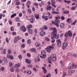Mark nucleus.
I'll return each mask as SVG.
<instances>
[{
	"mask_svg": "<svg viewBox=\"0 0 77 77\" xmlns=\"http://www.w3.org/2000/svg\"><path fill=\"white\" fill-rule=\"evenodd\" d=\"M77 65L75 64V66H74V68L75 69H77Z\"/></svg>",
	"mask_w": 77,
	"mask_h": 77,
	"instance_id": "nucleus-59",
	"label": "nucleus"
},
{
	"mask_svg": "<svg viewBox=\"0 0 77 77\" xmlns=\"http://www.w3.org/2000/svg\"><path fill=\"white\" fill-rule=\"evenodd\" d=\"M57 45L58 47H60L61 45V44H60V40L58 39L57 40Z\"/></svg>",
	"mask_w": 77,
	"mask_h": 77,
	"instance_id": "nucleus-6",
	"label": "nucleus"
},
{
	"mask_svg": "<svg viewBox=\"0 0 77 77\" xmlns=\"http://www.w3.org/2000/svg\"><path fill=\"white\" fill-rule=\"evenodd\" d=\"M20 4V2H18L16 3V5H18Z\"/></svg>",
	"mask_w": 77,
	"mask_h": 77,
	"instance_id": "nucleus-55",
	"label": "nucleus"
},
{
	"mask_svg": "<svg viewBox=\"0 0 77 77\" xmlns=\"http://www.w3.org/2000/svg\"><path fill=\"white\" fill-rule=\"evenodd\" d=\"M2 14H0V20H2Z\"/></svg>",
	"mask_w": 77,
	"mask_h": 77,
	"instance_id": "nucleus-56",
	"label": "nucleus"
},
{
	"mask_svg": "<svg viewBox=\"0 0 77 77\" xmlns=\"http://www.w3.org/2000/svg\"><path fill=\"white\" fill-rule=\"evenodd\" d=\"M64 14H69V11H64Z\"/></svg>",
	"mask_w": 77,
	"mask_h": 77,
	"instance_id": "nucleus-28",
	"label": "nucleus"
},
{
	"mask_svg": "<svg viewBox=\"0 0 77 77\" xmlns=\"http://www.w3.org/2000/svg\"><path fill=\"white\" fill-rule=\"evenodd\" d=\"M17 16V14H16L15 13H14L11 16V18H14V17H15L16 16Z\"/></svg>",
	"mask_w": 77,
	"mask_h": 77,
	"instance_id": "nucleus-13",
	"label": "nucleus"
},
{
	"mask_svg": "<svg viewBox=\"0 0 77 77\" xmlns=\"http://www.w3.org/2000/svg\"><path fill=\"white\" fill-rule=\"evenodd\" d=\"M19 71H20V69H16V72H19Z\"/></svg>",
	"mask_w": 77,
	"mask_h": 77,
	"instance_id": "nucleus-63",
	"label": "nucleus"
},
{
	"mask_svg": "<svg viewBox=\"0 0 77 77\" xmlns=\"http://www.w3.org/2000/svg\"><path fill=\"white\" fill-rule=\"evenodd\" d=\"M14 67H11V72H14Z\"/></svg>",
	"mask_w": 77,
	"mask_h": 77,
	"instance_id": "nucleus-29",
	"label": "nucleus"
},
{
	"mask_svg": "<svg viewBox=\"0 0 77 77\" xmlns=\"http://www.w3.org/2000/svg\"><path fill=\"white\" fill-rule=\"evenodd\" d=\"M10 59H14V57H13V56L11 55L10 56Z\"/></svg>",
	"mask_w": 77,
	"mask_h": 77,
	"instance_id": "nucleus-48",
	"label": "nucleus"
},
{
	"mask_svg": "<svg viewBox=\"0 0 77 77\" xmlns=\"http://www.w3.org/2000/svg\"><path fill=\"white\" fill-rule=\"evenodd\" d=\"M1 63L2 65H5V61L4 60H2Z\"/></svg>",
	"mask_w": 77,
	"mask_h": 77,
	"instance_id": "nucleus-35",
	"label": "nucleus"
},
{
	"mask_svg": "<svg viewBox=\"0 0 77 77\" xmlns=\"http://www.w3.org/2000/svg\"><path fill=\"white\" fill-rule=\"evenodd\" d=\"M65 75H66V73H65V72H64L63 73V75H62V77H65Z\"/></svg>",
	"mask_w": 77,
	"mask_h": 77,
	"instance_id": "nucleus-41",
	"label": "nucleus"
},
{
	"mask_svg": "<svg viewBox=\"0 0 77 77\" xmlns=\"http://www.w3.org/2000/svg\"><path fill=\"white\" fill-rule=\"evenodd\" d=\"M21 46L22 47V48H24V47H25V44H22L21 45Z\"/></svg>",
	"mask_w": 77,
	"mask_h": 77,
	"instance_id": "nucleus-38",
	"label": "nucleus"
},
{
	"mask_svg": "<svg viewBox=\"0 0 77 77\" xmlns=\"http://www.w3.org/2000/svg\"><path fill=\"white\" fill-rule=\"evenodd\" d=\"M51 42H52V43L53 42H55V40L54 39H52V41H51Z\"/></svg>",
	"mask_w": 77,
	"mask_h": 77,
	"instance_id": "nucleus-64",
	"label": "nucleus"
},
{
	"mask_svg": "<svg viewBox=\"0 0 77 77\" xmlns=\"http://www.w3.org/2000/svg\"><path fill=\"white\" fill-rule=\"evenodd\" d=\"M59 35H57L55 36L56 39H58V38H59Z\"/></svg>",
	"mask_w": 77,
	"mask_h": 77,
	"instance_id": "nucleus-46",
	"label": "nucleus"
},
{
	"mask_svg": "<svg viewBox=\"0 0 77 77\" xmlns=\"http://www.w3.org/2000/svg\"><path fill=\"white\" fill-rule=\"evenodd\" d=\"M48 61H51V60H51V58L50 57L48 58Z\"/></svg>",
	"mask_w": 77,
	"mask_h": 77,
	"instance_id": "nucleus-45",
	"label": "nucleus"
},
{
	"mask_svg": "<svg viewBox=\"0 0 77 77\" xmlns=\"http://www.w3.org/2000/svg\"><path fill=\"white\" fill-rule=\"evenodd\" d=\"M20 66V64H17L14 65V67L17 68H18Z\"/></svg>",
	"mask_w": 77,
	"mask_h": 77,
	"instance_id": "nucleus-17",
	"label": "nucleus"
},
{
	"mask_svg": "<svg viewBox=\"0 0 77 77\" xmlns=\"http://www.w3.org/2000/svg\"><path fill=\"white\" fill-rule=\"evenodd\" d=\"M31 3V2L30 1H28L26 3V6L27 8H30V4Z\"/></svg>",
	"mask_w": 77,
	"mask_h": 77,
	"instance_id": "nucleus-8",
	"label": "nucleus"
},
{
	"mask_svg": "<svg viewBox=\"0 0 77 77\" xmlns=\"http://www.w3.org/2000/svg\"><path fill=\"white\" fill-rule=\"evenodd\" d=\"M61 19L62 20H65V17L63 16H62L61 17Z\"/></svg>",
	"mask_w": 77,
	"mask_h": 77,
	"instance_id": "nucleus-40",
	"label": "nucleus"
},
{
	"mask_svg": "<svg viewBox=\"0 0 77 77\" xmlns=\"http://www.w3.org/2000/svg\"><path fill=\"white\" fill-rule=\"evenodd\" d=\"M63 45L64 47H66L68 45V44L66 42H64L63 43Z\"/></svg>",
	"mask_w": 77,
	"mask_h": 77,
	"instance_id": "nucleus-18",
	"label": "nucleus"
},
{
	"mask_svg": "<svg viewBox=\"0 0 77 77\" xmlns=\"http://www.w3.org/2000/svg\"><path fill=\"white\" fill-rule=\"evenodd\" d=\"M32 73V72H31V71H29L28 72H27V73L28 74H30Z\"/></svg>",
	"mask_w": 77,
	"mask_h": 77,
	"instance_id": "nucleus-42",
	"label": "nucleus"
},
{
	"mask_svg": "<svg viewBox=\"0 0 77 77\" xmlns=\"http://www.w3.org/2000/svg\"><path fill=\"white\" fill-rule=\"evenodd\" d=\"M71 18H69L68 19L66 20L67 22L68 23H69H69H70V21H71Z\"/></svg>",
	"mask_w": 77,
	"mask_h": 77,
	"instance_id": "nucleus-19",
	"label": "nucleus"
},
{
	"mask_svg": "<svg viewBox=\"0 0 77 77\" xmlns=\"http://www.w3.org/2000/svg\"><path fill=\"white\" fill-rule=\"evenodd\" d=\"M35 50H36V49H35V48H32L31 50L30 51L32 52H33V51H35Z\"/></svg>",
	"mask_w": 77,
	"mask_h": 77,
	"instance_id": "nucleus-36",
	"label": "nucleus"
},
{
	"mask_svg": "<svg viewBox=\"0 0 77 77\" xmlns=\"http://www.w3.org/2000/svg\"><path fill=\"white\" fill-rule=\"evenodd\" d=\"M18 57L19 58V59H22V56H21V55H19L18 56Z\"/></svg>",
	"mask_w": 77,
	"mask_h": 77,
	"instance_id": "nucleus-57",
	"label": "nucleus"
},
{
	"mask_svg": "<svg viewBox=\"0 0 77 77\" xmlns=\"http://www.w3.org/2000/svg\"><path fill=\"white\" fill-rule=\"evenodd\" d=\"M32 27V25H29L27 27V28L28 29H31Z\"/></svg>",
	"mask_w": 77,
	"mask_h": 77,
	"instance_id": "nucleus-24",
	"label": "nucleus"
},
{
	"mask_svg": "<svg viewBox=\"0 0 77 77\" xmlns=\"http://www.w3.org/2000/svg\"><path fill=\"white\" fill-rule=\"evenodd\" d=\"M53 48H54V47L53 46H48L47 48H46V50L48 53H50L51 51V49H53Z\"/></svg>",
	"mask_w": 77,
	"mask_h": 77,
	"instance_id": "nucleus-3",
	"label": "nucleus"
},
{
	"mask_svg": "<svg viewBox=\"0 0 77 77\" xmlns=\"http://www.w3.org/2000/svg\"><path fill=\"white\" fill-rule=\"evenodd\" d=\"M51 2L52 4H53V5H54L56 3V2H55V1H54L53 0H52L51 1Z\"/></svg>",
	"mask_w": 77,
	"mask_h": 77,
	"instance_id": "nucleus-33",
	"label": "nucleus"
},
{
	"mask_svg": "<svg viewBox=\"0 0 77 77\" xmlns=\"http://www.w3.org/2000/svg\"><path fill=\"white\" fill-rule=\"evenodd\" d=\"M45 32H41L40 33V36H44L45 35Z\"/></svg>",
	"mask_w": 77,
	"mask_h": 77,
	"instance_id": "nucleus-11",
	"label": "nucleus"
},
{
	"mask_svg": "<svg viewBox=\"0 0 77 77\" xmlns=\"http://www.w3.org/2000/svg\"><path fill=\"white\" fill-rule=\"evenodd\" d=\"M53 17V16L51 14H49L48 15V18L49 19H51Z\"/></svg>",
	"mask_w": 77,
	"mask_h": 77,
	"instance_id": "nucleus-26",
	"label": "nucleus"
},
{
	"mask_svg": "<svg viewBox=\"0 0 77 77\" xmlns=\"http://www.w3.org/2000/svg\"><path fill=\"white\" fill-rule=\"evenodd\" d=\"M41 58H44V59L46 57V55H43V56H40Z\"/></svg>",
	"mask_w": 77,
	"mask_h": 77,
	"instance_id": "nucleus-30",
	"label": "nucleus"
},
{
	"mask_svg": "<svg viewBox=\"0 0 77 77\" xmlns=\"http://www.w3.org/2000/svg\"><path fill=\"white\" fill-rule=\"evenodd\" d=\"M55 18L57 20H56L54 22V25H56V26L57 27H59L58 24H59V23H60V21L57 19H59L60 18L58 17H55Z\"/></svg>",
	"mask_w": 77,
	"mask_h": 77,
	"instance_id": "nucleus-2",
	"label": "nucleus"
},
{
	"mask_svg": "<svg viewBox=\"0 0 77 77\" xmlns=\"http://www.w3.org/2000/svg\"><path fill=\"white\" fill-rule=\"evenodd\" d=\"M29 33V34H32V33H33V31H32V30L31 29H29L28 30Z\"/></svg>",
	"mask_w": 77,
	"mask_h": 77,
	"instance_id": "nucleus-20",
	"label": "nucleus"
},
{
	"mask_svg": "<svg viewBox=\"0 0 77 77\" xmlns=\"http://www.w3.org/2000/svg\"><path fill=\"white\" fill-rule=\"evenodd\" d=\"M28 12H29V13H31L32 12V11H31V10H30V9H28Z\"/></svg>",
	"mask_w": 77,
	"mask_h": 77,
	"instance_id": "nucleus-53",
	"label": "nucleus"
},
{
	"mask_svg": "<svg viewBox=\"0 0 77 77\" xmlns=\"http://www.w3.org/2000/svg\"><path fill=\"white\" fill-rule=\"evenodd\" d=\"M41 54L43 56H44V55H46L45 54V53H44V52H42V51L41 52Z\"/></svg>",
	"mask_w": 77,
	"mask_h": 77,
	"instance_id": "nucleus-43",
	"label": "nucleus"
},
{
	"mask_svg": "<svg viewBox=\"0 0 77 77\" xmlns=\"http://www.w3.org/2000/svg\"><path fill=\"white\" fill-rule=\"evenodd\" d=\"M51 7L49 5H48L47 7L46 8L47 11H48V10L50 11V10H51Z\"/></svg>",
	"mask_w": 77,
	"mask_h": 77,
	"instance_id": "nucleus-12",
	"label": "nucleus"
},
{
	"mask_svg": "<svg viewBox=\"0 0 77 77\" xmlns=\"http://www.w3.org/2000/svg\"><path fill=\"white\" fill-rule=\"evenodd\" d=\"M27 66L28 67H30V68H32L33 66L32 65H27Z\"/></svg>",
	"mask_w": 77,
	"mask_h": 77,
	"instance_id": "nucleus-32",
	"label": "nucleus"
},
{
	"mask_svg": "<svg viewBox=\"0 0 77 77\" xmlns=\"http://www.w3.org/2000/svg\"><path fill=\"white\" fill-rule=\"evenodd\" d=\"M5 67H2L0 69V70H1V71H5Z\"/></svg>",
	"mask_w": 77,
	"mask_h": 77,
	"instance_id": "nucleus-22",
	"label": "nucleus"
},
{
	"mask_svg": "<svg viewBox=\"0 0 77 77\" xmlns=\"http://www.w3.org/2000/svg\"><path fill=\"white\" fill-rule=\"evenodd\" d=\"M9 66H10V67H11V66H12V63L11 62H10L9 63Z\"/></svg>",
	"mask_w": 77,
	"mask_h": 77,
	"instance_id": "nucleus-37",
	"label": "nucleus"
},
{
	"mask_svg": "<svg viewBox=\"0 0 77 77\" xmlns=\"http://www.w3.org/2000/svg\"><path fill=\"white\" fill-rule=\"evenodd\" d=\"M75 65V64H74V63H73L72 65V68H74V67Z\"/></svg>",
	"mask_w": 77,
	"mask_h": 77,
	"instance_id": "nucleus-61",
	"label": "nucleus"
},
{
	"mask_svg": "<svg viewBox=\"0 0 77 77\" xmlns=\"http://www.w3.org/2000/svg\"><path fill=\"white\" fill-rule=\"evenodd\" d=\"M11 31H14V28L13 27H11Z\"/></svg>",
	"mask_w": 77,
	"mask_h": 77,
	"instance_id": "nucleus-50",
	"label": "nucleus"
},
{
	"mask_svg": "<svg viewBox=\"0 0 77 77\" xmlns=\"http://www.w3.org/2000/svg\"><path fill=\"white\" fill-rule=\"evenodd\" d=\"M65 36L66 37H68V36H69V35H68V32H66L65 33Z\"/></svg>",
	"mask_w": 77,
	"mask_h": 77,
	"instance_id": "nucleus-34",
	"label": "nucleus"
},
{
	"mask_svg": "<svg viewBox=\"0 0 77 77\" xmlns=\"http://www.w3.org/2000/svg\"><path fill=\"white\" fill-rule=\"evenodd\" d=\"M64 25L65 23H62L60 24V27L61 28H63L64 27Z\"/></svg>",
	"mask_w": 77,
	"mask_h": 77,
	"instance_id": "nucleus-14",
	"label": "nucleus"
},
{
	"mask_svg": "<svg viewBox=\"0 0 77 77\" xmlns=\"http://www.w3.org/2000/svg\"><path fill=\"white\" fill-rule=\"evenodd\" d=\"M55 57H56V55H55V54H52L50 56L51 58H52V59H53V58Z\"/></svg>",
	"mask_w": 77,
	"mask_h": 77,
	"instance_id": "nucleus-21",
	"label": "nucleus"
},
{
	"mask_svg": "<svg viewBox=\"0 0 77 77\" xmlns=\"http://www.w3.org/2000/svg\"><path fill=\"white\" fill-rule=\"evenodd\" d=\"M51 77V75L50 73L47 74L46 76V77Z\"/></svg>",
	"mask_w": 77,
	"mask_h": 77,
	"instance_id": "nucleus-31",
	"label": "nucleus"
},
{
	"mask_svg": "<svg viewBox=\"0 0 77 77\" xmlns=\"http://www.w3.org/2000/svg\"><path fill=\"white\" fill-rule=\"evenodd\" d=\"M42 69L43 70V72L44 74H46L47 73V69H45L44 67H42Z\"/></svg>",
	"mask_w": 77,
	"mask_h": 77,
	"instance_id": "nucleus-10",
	"label": "nucleus"
},
{
	"mask_svg": "<svg viewBox=\"0 0 77 77\" xmlns=\"http://www.w3.org/2000/svg\"><path fill=\"white\" fill-rule=\"evenodd\" d=\"M34 16L36 19H39V15L38 14H34Z\"/></svg>",
	"mask_w": 77,
	"mask_h": 77,
	"instance_id": "nucleus-7",
	"label": "nucleus"
},
{
	"mask_svg": "<svg viewBox=\"0 0 77 77\" xmlns=\"http://www.w3.org/2000/svg\"><path fill=\"white\" fill-rule=\"evenodd\" d=\"M20 38L19 37V36H16L15 37L14 39V42H17L19 40V39Z\"/></svg>",
	"mask_w": 77,
	"mask_h": 77,
	"instance_id": "nucleus-5",
	"label": "nucleus"
},
{
	"mask_svg": "<svg viewBox=\"0 0 77 77\" xmlns=\"http://www.w3.org/2000/svg\"><path fill=\"white\" fill-rule=\"evenodd\" d=\"M34 5L35 6H38V3L37 2H35L34 4Z\"/></svg>",
	"mask_w": 77,
	"mask_h": 77,
	"instance_id": "nucleus-49",
	"label": "nucleus"
},
{
	"mask_svg": "<svg viewBox=\"0 0 77 77\" xmlns=\"http://www.w3.org/2000/svg\"><path fill=\"white\" fill-rule=\"evenodd\" d=\"M35 45L36 47H39L40 45H41L40 44V43H36L35 44Z\"/></svg>",
	"mask_w": 77,
	"mask_h": 77,
	"instance_id": "nucleus-23",
	"label": "nucleus"
},
{
	"mask_svg": "<svg viewBox=\"0 0 77 77\" xmlns=\"http://www.w3.org/2000/svg\"><path fill=\"white\" fill-rule=\"evenodd\" d=\"M51 30H54L53 32V35L51 36V39H54L57 34V30L56 28H52L50 29Z\"/></svg>",
	"mask_w": 77,
	"mask_h": 77,
	"instance_id": "nucleus-1",
	"label": "nucleus"
},
{
	"mask_svg": "<svg viewBox=\"0 0 77 77\" xmlns=\"http://www.w3.org/2000/svg\"><path fill=\"white\" fill-rule=\"evenodd\" d=\"M22 13H20L19 14V17H21V16H22Z\"/></svg>",
	"mask_w": 77,
	"mask_h": 77,
	"instance_id": "nucleus-58",
	"label": "nucleus"
},
{
	"mask_svg": "<svg viewBox=\"0 0 77 77\" xmlns=\"http://www.w3.org/2000/svg\"><path fill=\"white\" fill-rule=\"evenodd\" d=\"M20 30L23 32H26V28L24 26H22L20 27Z\"/></svg>",
	"mask_w": 77,
	"mask_h": 77,
	"instance_id": "nucleus-4",
	"label": "nucleus"
},
{
	"mask_svg": "<svg viewBox=\"0 0 77 77\" xmlns=\"http://www.w3.org/2000/svg\"><path fill=\"white\" fill-rule=\"evenodd\" d=\"M12 34L13 35H17V33L15 32H14L12 33Z\"/></svg>",
	"mask_w": 77,
	"mask_h": 77,
	"instance_id": "nucleus-60",
	"label": "nucleus"
},
{
	"mask_svg": "<svg viewBox=\"0 0 77 77\" xmlns=\"http://www.w3.org/2000/svg\"><path fill=\"white\" fill-rule=\"evenodd\" d=\"M43 28L44 29H45V30H46L47 29H48V27H47V26H43Z\"/></svg>",
	"mask_w": 77,
	"mask_h": 77,
	"instance_id": "nucleus-39",
	"label": "nucleus"
},
{
	"mask_svg": "<svg viewBox=\"0 0 77 77\" xmlns=\"http://www.w3.org/2000/svg\"><path fill=\"white\" fill-rule=\"evenodd\" d=\"M46 20V21H47L48 20V17L47 16H45V18H44Z\"/></svg>",
	"mask_w": 77,
	"mask_h": 77,
	"instance_id": "nucleus-47",
	"label": "nucleus"
},
{
	"mask_svg": "<svg viewBox=\"0 0 77 77\" xmlns=\"http://www.w3.org/2000/svg\"><path fill=\"white\" fill-rule=\"evenodd\" d=\"M6 42H7L8 43L9 42V39H8V38H6Z\"/></svg>",
	"mask_w": 77,
	"mask_h": 77,
	"instance_id": "nucleus-54",
	"label": "nucleus"
},
{
	"mask_svg": "<svg viewBox=\"0 0 77 77\" xmlns=\"http://www.w3.org/2000/svg\"><path fill=\"white\" fill-rule=\"evenodd\" d=\"M27 42L28 44H30L31 42V40H28L27 41Z\"/></svg>",
	"mask_w": 77,
	"mask_h": 77,
	"instance_id": "nucleus-44",
	"label": "nucleus"
},
{
	"mask_svg": "<svg viewBox=\"0 0 77 77\" xmlns=\"http://www.w3.org/2000/svg\"><path fill=\"white\" fill-rule=\"evenodd\" d=\"M53 60H54V61H55L56 60V57H55L53 58Z\"/></svg>",
	"mask_w": 77,
	"mask_h": 77,
	"instance_id": "nucleus-51",
	"label": "nucleus"
},
{
	"mask_svg": "<svg viewBox=\"0 0 77 77\" xmlns=\"http://www.w3.org/2000/svg\"><path fill=\"white\" fill-rule=\"evenodd\" d=\"M73 57H77V54H73Z\"/></svg>",
	"mask_w": 77,
	"mask_h": 77,
	"instance_id": "nucleus-52",
	"label": "nucleus"
},
{
	"mask_svg": "<svg viewBox=\"0 0 77 77\" xmlns=\"http://www.w3.org/2000/svg\"><path fill=\"white\" fill-rule=\"evenodd\" d=\"M77 23V20L75 21V22L73 23V25H75V23Z\"/></svg>",
	"mask_w": 77,
	"mask_h": 77,
	"instance_id": "nucleus-62",
	"label": "nucleus"
},
{
	"mask_svg": "<svg viewBox=\"0 0 77 77\" xmlns=\"http://www.w3.org/2000/svg\"><path fill=\"white\" fill-rule=\"evenodd\" d=\"M68 35H69V37H71L72 36V33L71 32V31H69L68 32Z\"/></svg>",
	"mask_w": 77,
	"mask_h": 77,
	"instance_id": "nucleus-9",
	"label": "nucleus"
},
{
	"mask_svg": "<svg viewBox=\"0 0 77 77\" xmlns=\"http://www.w3.org/2000/svg\"><path fill=\"white\" fill-rule=\"evenodd\" d=\"M34 19L31 18V19L30 20V21L31 23H33L34 22Z\"/></svg>",
	"mask_w": 77,
	"mask_h": 77,
	"instance_id": "nucleus-27",
	"label": "nucleus"
},
{
	"mask_svg": "<svg viewBox=\"0 0 77 77\" xmlns=\"http://www.w3.org/2000/svg\"><path fill=\"white\" fill-rule=\"evenodd\" d=\"M16 21L17 22L20 21V17H16Z\"/></svg>",
	"mask_w": 77,
	"mask_h": 77,
	"instance_id": "nucleus-16",
	"label": "nucleus"
},
{
	"mask_svg": "<svg viewBox=\"0 0 77 77\" xmlns=\"http://www.w3.org/2000/svg\"><path fill=\"white\" fill-rule=\"evenodd\" d=\"M25 61L27 63H29V64L30 63V61L28 59H26Z\"/></svg>",
	"mask_w": 77,
	"mask_h": 77,
	"instance_id": "nucleus-15",
	"label": "nucleus"
},
{
	"mask_svg": "<svg viewBox=\"0 0 77 77\" xmlns=\"http://www.w3.org/2000/svg\"><path fill=\"white\" fill-rule=\"evenodd\" d=\"M64 1L65 3H67V4H69L71 3V2L66 1V0H64Z\"/></svg>",
	"mask_w": 77,
	"mask_h": 77,
	"instance_id": "nucleus-25",
	"label": "nucleus"
}]
</instances>
